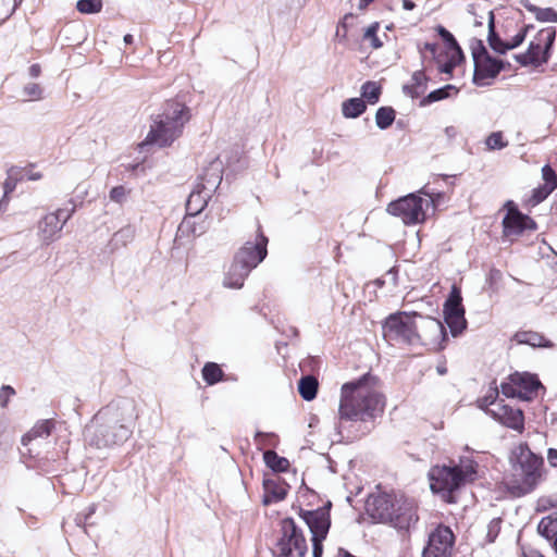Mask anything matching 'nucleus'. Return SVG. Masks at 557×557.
<instances>
[{"mask_svg": "<svg viewBox=\"0 0 557 557\" xmlns=\"http://www.w3.org/2000/svg\"><path fill=\"white\" fill-rule=\"evenodd\" d=\"M488 414L509 429L518 432L524 430V414L520 408L499 403L496 409L488 411Z\"/></svg>", "mask_w": 557, "mask_h": 557, "instance_id": "16", "label": "nucleus"}, {"mask_svg": "<svg viewBox=\"0 0 557 557\" xmlns=\"http://www.w3.org/2000/svg\"><path fill=\"white\" fill-rule=\"evenodd\" d=\"M15 394V391L10 385H2L0 388V407L5 408L10 400V397Z\"/></svg>", "mask_w": 557, "mask_h": 557, "instance_id": "54", "label": "nucleus"}, {"mask_svg": "<svg viewBox=\"0 0 557 557\" xmlns=\"http://www.w3.org/2000/svg\"><path fill=\"white\" fill-rule=\"evenodd\" d=\"M308 545L304 532L290 517L280 523V536L272 549L273 557H305Z\"/></svg>", "mask_w": 557, "mask_h": 557, "instance_id": "10", "label": "nucleus"}, {"mask_svg": "<svg viewBox=\"0 0 557 557\" xmlns=\"http://www.w3.org/2000/svg\"><path fill=\"white\" fill-rule=\"evenodd\" d=\"M500 392L507 398H519L522 396L520 392L517 389V385L511 381V374L508 376L506 382L500 384Z\"/></svg>", "mask_w": 557, "mask_h": 557, "instance_id": "52", "label": "nucleus"}, {"mask_svg": "<svg viewBox=\"0 0 557 557\" xmlns=\"http://www.w3.org/2000/svg\"><path fill=\"white\" fill-rule=\"evenodd\" d=\"M129 193V189H126L123 185H119L110 190L109 197L111 201L123 205L126 201Z\"/></svg>", "mask_w": 557, "mask_h": 557, "instance_id": "50", "label": "nucleus"}, {"mask_svg": "<svg viewBox=\"0 0 557 557\" xmlns=\"http://www.w3.org/2000/svg\"><path fill=\"white\" fill-rule=\"evenodd\" d=\"M211 197H212V194H210V193L207 194L206 190H203L202 188H200L199 186L196 185L187 198L186 213L189 216H196V215L200 214L203 211V209L207 207L208 201L210 200Z\"/></svg>", "mask_w": 557, "mask_h": 557, "instance_id": "22", "label": "nucleus"}, {"mask_svg": "<svg viewBox=\"0 0 557 557\" xmlns=\"http://www.w3.org/2000/svg\"><path fill=\"white\" fill-rule=\"evenodd\" d=\"M23 95L30 101L42 99L44 89L37 83H28L23 87Z\"/></svg>", "mask_w": 557, "mask_h": 557, "instance_id": "47", "label": "nucleus"}, {"mask_svg": "<svg viewBox=\"0 0 557 557\" xmlns=\"http://www.w3.org/2000/svg\"><path fill=\"white\" fill-rule=\"evenodd\" d=\"M429 77L423 70L413 72L411 83L403 86V92L412 98L418 99L428 89Z\"/></svg>", "mask_w": 557, "mask_h": 557, "instance_id": "23", "label": "nucleus"}, {"mask_svg": "<svg viewBox=\"0 0 557 557\" xmlns=\"http://www.w3.org/2000/svg\"><path fill=\"white\" fill-rule=\"evenodd\" d=\"M396 119V111L393 107H380L375 112V125L384 131L393 125Z\"/></svg>", "mask_w": 557, "mask_h": 557, "instance_id": "37", "label": "nucleus"}, {"mask_svg": "<svg viewBox=\"0 0 557 557\" xmlns=\"http://www.w3.org/2000/svg\"><path fill=\"white\" fill-rule=\"evenodd\" d=\"M445 62L438 63V71L444 74L453 75L454 70L465 61V57L445 55Z\"/></svg>", "mask_w": 557, "mask_h": 557, "instance_id": "43", "label": "nucleus"}, {"mask_svg": "<svg viewBox=\"0 0 557 557\" xmlns=\"http://www.w3.org/2000/svg\"><path fill=\"white\" fill-rule=\"evenodd\" d=\"M418 315L413 312L410 315L407 312L398 311L387 315L382 322L383 338L389 344H403L412 346L421 342L413 318Z\"/></svg>", "mask_w": 557, "mask_h": 557, "instance_id": "8", "label": "nucleus"}, {"mask_svg": "<svg viewBox=\"0 0 557 557\" xmlns=\"http://www.w3.org/2000/svg\"><path fill=\"white\" fill-rule=\"evenodd\" d=\"M553 193L548 187L545 185H539L537 187L533 188L531 196L527 200V205L530 207H535L543 202L547 197Z\"/></svg>", "mask_w": 557, "mask_h": 557, "instance_id": "40", "label": "nucleus"}, {"mask_svg": "<svg viewBox=\"0 0 557 557\" xmlns=\"http://www.w3.org/2000/svg\"><path fill=\"white\" fill-rule=\"evenodd\" d=\"M102 0H78L76 9L83 14H95L101 11Z\"/></svg>", "mask_w": 557, "mask_h": 557, "instance_id": "42", "label": "nucleus"}, {"mask_svg": "<svg viewBox=\"0 0 557 557\" xmlns=\"http://www.w3.org/2000/svg\"><path fill=\"white\" fill-rule=\"evenodd\" d=\"M490 150H500L507 147L508 143L504 140L502 132H494L490 134L485 140Z\"/></svg>", "mask_w": 557, "mask_h": 557, "instance_id": "48", "label": "nucleus"}, {"mask_svg": "<svg viewBox=\"0 0 557 557\" xmlns=\"http://www.w3.org/2000/svg\"><path fill=\"white\" fill-rule=\"evenodd\" d=\"M557 29L554 26L542 28L534 39L529 42L525 52L517 53L513 59L521 66L539 67L546 64L552 58Z\"/></svg>", "mask_w": 557, "mask_h": 557, "instance_id": "9", "label": "nucleus"}, {"mask_svg": "<svg viewBox=\"0 0 557 557\" xmlns=\"http://www.w3.org/2000/svg\"><path fill=\"white\" fill-rule=\"evenodd\" d=\"M444 322L448 326L453 337L462 334L467 329L468 322L465 317L466 310L462 305L461 289L453 285L443 305Z\"/></svg>", "mask_w": 557, "mask_h": 557, "instance_id": "14", "label": "nucleus"}, {"mask_svg": "<svg viewBox=\"0 0 557 557\" xmlns=\"http://www.w3.org/2000/svg\"><path fill=\"white\" fill-rule=\"evenodd\" d=\"M502 72L498 58L488 55L474 63L472 83L476 86H487L491 79H495Z\"/></svg>", "mask_w": 557, "mask_h": 557, "instance_id": "18", "label": "nucleus"}, {"mask_svg": "<svg viewBox=\"0 0 557 557\" xmlns=\"http://www.w3.org/2000/svg\"><path fill=\"white\" fill-rule=\"evenodd\" d=\"M458 94V88L455 85L447 84L443 87L432 90L420 100V107H426L434 102L448 99L453 95Z\"/></svg>", "mask_w": 557, "mask_h": 557, "instance_id": "27", "label": "nucleus"}, {"mask_svg": "<svg viewBox=\"0 0 557 557\" xmlns=\"http://www.w3.org/2000/svg\"><path fill=\"white\" fill-rule=\"evenodd\" d=\"M527 38V29H520L510 41H507V46L510 47V50L519 47L523 44Z\"/></svg>", "mask_w": 557, "mask_h": 557, "instance_id": "55", "label": "nucleus"}, {"mask_svg": "<svg viewBox=\"0 0 557 557\" xmlns=\"http://www.w3.org/2000/svg\"><path fill=\"white\" fill-rule=\"evenodd\" d=\"M41 73V67L39 64L35 63V64H32L28 69V74L32 78H36L40 75Z\"/></svg>", "mask_w": 557, "mask_h": 557, "instance_id": "61", "label": "nucleus"}, {"mask_svg": "<svg viewBox=\"0 0 557 557\" xmlns=\"http://www.w3.org/2000/svg\"><path fill=\"white\" fill-rule=\"evenodd\" d=\"M547 461L553 468L557 467V449L556 448H548Z\"/></svg>", "mask_w": 557, "mask_h": 557, "instance_id": "59", "label": "nucleus"}, {"mask_svg": "<svg viewBox=\"0 0 557 557\" xmlns=\"http://www.w3.org/2000/svg\"><path fill=\"white\" fill-rule=\"evenodd\" d=\"M505 208L507 212L502 221L504 238L512 243L527 232L537 230L536 222L530 215L522 213L512 200H507Z\"/></svg>", "mask_w": 557, "mask_h": 557, "instance_id": "13", "label": "nucleus"}, {"mask_svg": "<svg viewBox=\"0 0 557 557\" xmlns=\"http://www.w3.org/2000/svg\"><path fill=\"white\" fill-rule=\"evenodd\" d=\"M263 460L267 467L275 473L286 472L290 466L287 458L280 456L273 449L263 451Z\"/></svg>", "mask_w": 557, "mask_h": 557, "instance_id": "29", "label": "nucleus"}, {"mask_svg": "<svg viewBox=\"0 0 557 557\" xmlns=\"http://www.w3.org/2000/svg\"><path fill=\"white\" fill-rule=\"evenodd\" d=\"M370 373L343 384L338 413L342 420L368 421L383 412L384 397L367 386Z\"/></svg>", "mask_w": 557, "mask_h": 557, "instance_id": "2", "label": "nucleus"}, {"mask_svg": "<svg viewBox=\"0 0 557 557\" xmlns=\"http://www.w3.org/2000/svg\"><path fill=\"white\" fill-rule=\"evenodd\" d=\"M64 225L54 212L45 215L38 225L42 242L49 244L57 239Z\"/></svg>", "mask_w": 557, "mask_h": 557, "instance_id": "21", "label": "nucleus"}, {"mask_svg": "<svg viewBox=\"0 0 557 557\" xmlns=\"http://www.w3.org/2000/svg\"><path fill=\"white\" fill-rule=\"evenodd\" d=\"M458 134V131L455 126H447L445 128V135L449 140H453Z\"/></svg>", "mask_w": 557, "mask_h": 557, "instance_id": "63", "label": "nucleus"}, {"mask_svg": "<svg viewBox=\"0 0 557 557\" xmlns=\"http://www.w3.org/2000/svg\"><path fill=\"white\" fill-rule=\"evenodd\" d=\"M542 178L544 181L543 185L548 187L550 190H555L557 188V173L556 171L549 165L545 164L542 168Z\"/></svg>", "mask_w": 557, "mask_h": 557, "instance_id": "46", "label": "nucleus"}, {"mask_svg": "<svg viewBox=\"0 0 557 557\" xmlns=\"http://www.w3.org/2000/svg\"><path fill=\"white\" fill-rule=\"evenodd\" d=\"M319 382L313 375L302 376L298 382V393L306 401H311L317 397Z\"/></svg>", "mask_w": 557, "mask_h": 557, "instance_id": "33", "label": "nucleus"}, {"mask_svg": "<svg viewBox=\"0 0 557 557\" xmlns=\"http://www.w3.org/2000/svg\"><path fill=\"white\" fill-rule=\"evenodd\" d=\"M190 116V109L185 103L177 100L166 101L162 112L153 119L145 140L139 144L140 151L151 145L160 148L171 146L182 135Z\"/></svg>", "mask_w": 557, "mask_h": 557, "instance_id": "4", "label": "nucleus"}, {"mask_svg": "<svg viewBox=\"0 0 557 557\" xmlns=\"http://www.w3.org/2000/svg\"><path fill=\"white\" fill-rule=\"evenodd\" d=\"M76 211V203L73 199H70L62 208L58 209L54 213L65 224L71 219L73 213Z\"/></svg>", "mask_w": 557, "mask_h": 557, "instance_id": "51", "label": "nucleus"}, {"mask_svg": "<svg viewBox=\"0 0 557 557\" xmlns=\"http://www.w3.org/2000/svg\"><path fill=\"white\" fill-rule=\"evenodd\" d=\"M255 441L260 446L276 447L278 444V437L275 433H267V432H262V431L256 432Z\"/></svg>", "mask_w": 557, "mask_h": 557, "instance_id": "49", "label": "nucleus"}, {"mask_svg": "<svg viewBox=\"0 0 557 557\" xmlns=\"http://www.w3.org/2000/svg\"><path fill=\"white\" fill-rule=\"evenodd\" d=\"M522 5L534 14L535 20L541 23H557V11L553 8H540L528 0H523Z\"/></svg>", "mask_w": 557, "mask_h": 557, "instance_id": "28", "label": "nucleus"}, {"mask_svg": "<svg viewBox=\"0 0 557 557\" xmlns=\"http://www.w3.org/2000/svg\"><path fill=\"white\" fill-rule=\"evenodd\" d=\"M361 97L369 104H376L382 95V86L374 81H367L360 89Z\"/></svg>", "mask_w": 557, "mask_h": 557, "instance_id": "36", "label": "nucleus"}, {"mask_svg": "<svg viewBox=\"0 0 557 557\" xmlns=\"http://www.w3.org/2000/svg\"><path fill=\"white\" fill-rule=\"evenodd\" d=\"M268 244L269 238L264 235L261 224L258 223L255 239L245 242L235 252L224 276L223 285L227 288L240 289L251 271L267 258Z\"/></svg>", "mask_w": 557, "mask_h": 557, "instance_id": "5", "label": "nucleus"}, {"mask_svg": "<svg viewBox=\"0 0 557 557\" xmlns=\"http://www.w3.org/2000/svg\"><path fill=\"white\" fill-rule=\"evenodd\" d=\"M223 162L219 157L210 160L209 164L203 169L197 178V186L213 195L222 182Z\"/></svg>", "mask_w": 557, "mask_h": 557, "instance_id": "17", "label": "nucleus"}, {"mask_svg": "<svg viewBox=\"0 0 557 557\" xmlns=\"http://www.w3.org/2000/svg\"><path fill=\"white\" fill-rule=\"evenodd\" d=\"M194 216H189L187 213L183 221L177 227L176 238L181 236L197 235V228L195 223L191 221Z\"/></svg>", "mask_w": 557, "mask_h": 557, "instance_id": "45", "label": "nucleus"}, {"mask_svg": "<svg viewBox=\"0 0 557 557\" xmlns=\"http://www.w3.org/2000/svg\"><path fill=\"white\" fill-rule=\"evenodd\" d=\"M426 322H428L429 329L438 333V335L441 337V342L438 343L437 349L438 350L444 349L446 346V343L448 341V334H447V331H446L444 324L438 319L431 318V317L426 318Z\"/></svg>", "mask_w": 557, "mask_h": 557, "instance_id": "38", "label": "nucleus"}, {"mask_svg": "<svg viewBox=\"0 0 557 557\" xmlns=\"http://www.w3.org/2000/svg\"><path fill=\"white\" fill-rule=\"evenodd\" d=\"M16 187V181L11 177L9 174V177L3 183V196L4 198H8L11 193L14 191Z\"/></svg>", "mask_w": 557, "mask_h": 557, "instance_id": "57", "label": "nucleus"}, {"mask_svg": "<svg viewBox=\"0 0 557 557\" xmlns=\"http://www.w3.org/2000/svg\"><path fill=\"white\" fill-rule=\"evenodd\" d=\"M366 508L373 520L389 523L398 531H410L419 521L414 499L403 494L383 493L371 496Z\"/></svg>", "mask_w": 557, "mask_h": 557, "instance_id": "3", "label": "nucleus"}, {"mask_svg": "<svg viewBox=\"0 0 557 557\" xmlns=\"http://www.w3.org/2000/svg\"><path fill=\"white\" fill-rule=\"evenodd\" d=\"M509 462L515 479L508 484V490L516 497L531 493L537 484L543 458L534 454L527 444H520L512 449Z\"/></svg>", "mask_w": 557, "mask_h": 557, "instance_id": "6", "label": "nucleus"}, {"mask_svg": "<svg viewBox=\"0 0 557 557\" xmlns=\"http://www.w3.org/2000/svg\"><path fill=\"white\" fill-rule=\"evenodd\" d=\"M135 233L136 231L133 225H126L120 228L112 235V238L109 242L110 249L113 251L121 247H125L134 239Z\"/></svg>", "mask_w": 557, "mask_h": 557, "instance_id": "30", "label": "nucleus"}, {"mask_svg": "<svg viewBox=\"0 0 557 557\" xmlns=\"http://www.w3.org/2000/svg\"><path fill=\"white\" fill-rule=\"evenodd\" d=\"M420 194L430 196L425 187H423L418 193H410L391 201L386 211L391 215L399 218L406 225L423 223L426 216L424 203L428 206L429 202L424 200Z\"/></svg>", "mask_w": 557, "mask_h": 557, "instance_id": "12", "label": "nucleus"}, {"mask_svg": "<svg viewBox=\"0 0 557 557\" xmlns=\"http://www.w3.org/2000/svg\"><path fill=\"white\" fill-rule=\"evenodd\" d=\"M511 381L517 385V389L522 396L521 400L530 401L540 388H544L536 374L529 372H515L511 373Z\"/></svg>", "mask_w": 557, "mask_h": 557, "instance_id": "19", "label": "nucleus"}, {"mask_svg": "<svg viewBox=\"0 0 557 557\" xmlns=\"http://www.w3.org/2000/svg\"><path fill=\"white\" fill-rule=\"evenodd\" d=\"M500 524H502L500 518H494L490 521V523L487 525V534H486V540L488 543H493L496 540V537L498 536V534L500 532Z\"/></svg>", "mask_w": 557, "mask_h": 557, "instance_id": "53", "label": "nucleus"}, {"mask_svg": "<svg viewBox=\"0 0 557 557\" xmlns=\"http://www.w3.org/2000/svg\"><path fill=\"white\" fill-rule=\"evenodd\" d=\"M202 380L207 385L212 386L224 381L225 373L221 366L215 362H206L201 370Z\"/></svg>", "mask_w": 557, "mask_h": 557, "instance_id": "34", "label": "nucleus"}, {"mask_svg": "<svg viewBox=\"0 0 557 557\" xmlns=\"http://www.w3.org/2000/svg\"><path fill=\"white\" fill-rule=\"evenodd\" d=\"M385 276L388 277L394 286H397L398 284V268L395 265L391 268L386 273Z\"/></svg>", "mask_w": 557, "mask_h": 557, "instance_id": "58", "label": "nucleus"}, {"mask_svg": "<svg viewBox=\"0 0 557 557\" xmlns=\"http://www.w3.org/2000/svg\"><path fill=\"white\" fill-rule=\"evenodd\" d=\"M75 523H76L77 527H83V528H86L87 525L90 524L89 520L87 519V517L84 513H82V512L76 515Z\"/></svg>", "mask_w": 557, "mask_h": 557, "instance_id": "60", "label": "nucleus"}, {"mask_svg": "<svg viewBox=\"0 0 557 557\" xmlns=\"http://www.w3.org/2000/svg\"><path fill=\"white\" fill-rule=\"evenodd\" d=\"M54 429V420L46 419L37 422L34 428L22 437V444L27 445L32 438L48 437Z\"/></svg>", "mask_w": 557, "mask_h": 557, "instance_id": "31", "label": "nucleus"}, {"mask_svg": "<svg viewBox=\"0 0 557 557\" xmlns=\"http://www.w3.org/2000/svg\"><path fill=\"white\" fill-rule=\"evenodd\" d=\"M128 401L111 403L101 408L86 425V442L96 448H109L124 444L133 434L134 416Z\"/></svg>", "mask_w": 557, "mask_h": 557, "instance_id": "1", "label": "nucleus"}, {"mask_svg": "<svg viewBox=\"0 0 557 557\" xmlns=\"http://www.w3.org/2000/svg\"><path fill=\"white\" fill-rule=\"evenodd\" d=\"M523 557H544L539 550L533 548H523L522 549Z\"/></svg>", "mask_w": 557, "mask_h": 557, "instance_id": "62", "label": "nucleus"}, {"mask_svg": "<svg viewBox=\"0 0 557 557\" xmlns=\"http://www.w3.org/2000/svg\"><path fill=\"white\" fill-rule=\"evenodd\" d=\"M476 469L478 463L470 458H461L458 466L434 467L429 472L430 487L451 502L453 493L476 479Z\"/></svg>", "mask_w": 557, "mask_h": 557, "instance_id": "7", "label": "nucleus"}, {"mask_svg": "<svg viewBox=\"0 0 557 557\" xmlns=\"http://www.w3.org/2000/svg\"><path fill=\"white\" fill-rule=\"evenodd\" d=\"M470 49L473 59V63H478L480 60L491 55L487 51L482 39L472 38L470 41Z\"/></svg>", "mask_w": 557, "mask_h": 557, "instance_id": "41", "label": "nucleus"}, {"mask_svg": "<svg viewBox=\"0 0 557 557\" xmlns=\"http://www.w3.org/2000/svg\"><path fill=\"white\" fill-rule=\"evenodd\" d=\"M96 510H97V505L96 504H90L83 513L89 520L95 515Z\"/></svg>", "mask_w": 557, "mask_h": 557, "instance_id": "64", "label": "nucleus"}, {"mask_svg": "<svg viewBox=\"0 0 557 557\" xmlns=\"http://www.w3.org/2000/svg\"><path fill=\"white\" fill-rule=\"evenodd\" d=\"M263 497L262 504L269 506L272 503H277L285 499L289 485L281 479L264 478L262 482Z\"/></svg>", "mask_w": 557, "mask_h": 557, "instance_id": "20", "label": "nucleus"}, {"mask_svg": "<svg viewBox=\"0 0 557 557\" xmlns=\"http://www.w3.org/2000/svg\"><path fill=\"white\" fill-rule=\"evenodd\" d=\"M436 32L438 36L442 38L445 46V50L442 51L443 55L465 57L460 45L458 44L455 36L448 29H446L442 25H438L436 27Z\"/></svg>", "mask_w": 557, "mask_h": 557, "instance_id": "26", "label": "nucleus"}, {"mask_svg": "<svg viewBox=\"0 0 557 557\" xmlns=\"http://www.w3.org/2000/svg\"><path fill=\"white\" fill-rule=\"evenodd\" d=\"M367 110L366 101L362 98H349L342 103V113L346 119H357Z\"/></svg>", "mask_w": 557, "mask_h": 557, "instance_id": "32", "label": "nucleus"}, {"mask_svg": "<svg viewBox=\"0 0 557 557\" xmlns=\"http://www.w3.org/2000/svg\"><path fill=\"white\" fill-rule=\"evenodd\" d=\"M487 26V42L490 48L498 54H506L510 50V47L507 46V41L503 40L499 34L496 32L495 15L493 12H490Z\"/></svg>", "mask_w": 557, "mask_h": 557, "instance_id": "25", "label": "nucleus"}, {"mask_svg": "<svg viewBox=\"0 0 557 557\" xmlns=\"http://www.w3.org/2000/svg\"><path fill=\"white\" fill-rule=\"evenodd\" d=\"M455 535L451 529L438 524L429 535L428 543L422 552V557H451Z\"/></svg>", "mask_w": 557, "mask_h": 557, "instance_id": "15", "label": "nucleus"}, {"mask_svg": "<svg viewBox=\"0 0 557 557\" xmlns=\"http://www.w3.org/2000/svg\"><path fill=\"white\" fill-rule=\"evenodd\" d=\"M331 508L332 503L330 500L313 510L300 508L299 516L306 522L311 533L312 557L323 556V542L331 528Z\"/></svg>", "mask_w": 557, "mask_h": 557, "instance_id": "11", "label": "nucleus"}, {"mask_svg": "<svg viewBox=\"0 0 557 557\" xmlns=\"http://www.w3.org/2000/svg\"><path fill=\"white\" fill-rule=\"evenodd\" d=\"M513 339L518 344L529 345L534 348H553L554 343L547 339L543 334L534 331H519L515 334Z\"/></svg>", "mask_w": 557, "mask_h": 557, "instance_id": "24", "label": "nucleus"}, {"mask_svg": "<svg viewBox=\"0 0 557 557\" xmlns=\"http://www.w3.org/2000/svg\"><path fill=\"white\" fill-rule=\"evenodd\" d=\"M379 28V22H373L371 25H369V27L366 29L363 34V38L369 39L371 41V47L373 49H380L381 47H383V42L377 36Z\"/></svg>", "mask_w": 557, "mask_h": 557, "instance_id": "44", "label": "nucleus"}, {"mask_svg": "<svg viewBox=\"0 0 557 557\" xmlns=\"http://www.w3.org/2000/svg\"><path fill=\"white\" fill-rule=\"evenodd\" d=\"M498 398V388L497 386H495L494 388H491L490 392L482 398H480L478 400V406L480 409L484 410L486 413H488V411L491 409H496L497 408V400Z\"/></svg>", "mask_w": 557, "mask_h": 557, "instance_id": "39", "label": "nucleus"}, {"mask_svg": "<svg viewBox=\"0 0 557 557\" xmlns=\"http://www.w3.org/2000/svg\"><path fill=\"white\" fill-rule=\"evenodd\" d=\"M423 49L431 52L432 55H433V59L436 61V62H440V60L442 59L443 57V53L442 51L438 52L440 50V47H438V44L436 42H425L424 46H423Z\"/></svg>", "mask_w": 557, "mask_h": 557, "instance_id": "56", "label": "nucleus"}, {"mask_svg": "<svg viewBox=\"0 0 557 557\" xmlns=\"http://www.w3.org/2000/svg\"><path fill=\"white\" fill-rule=\"evenodd\" d=\"M540 535L550 541L557 535V512L543 517L537 525Z\"/></svg>", "mask_w": 557, "mask_h": 557, "instance_id": "35", "label": "nucleus"}]
</instances>
